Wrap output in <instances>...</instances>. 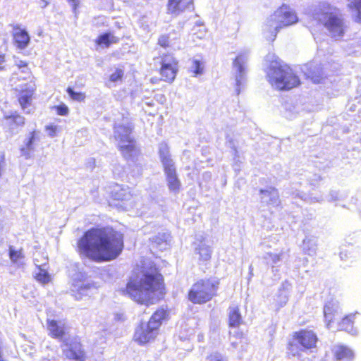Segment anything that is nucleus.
I'll return each instance as SVG.
<instances>
[{
	"label": "nucleus",
	"mask_w": 361,
	"mask_h": 361,
	"mask_svg": "<svg viewBox=\"0 0 361 361\" xmlns=\"http://www.w3.org/2000/svg\"><path fill=\"white\" fill-rule=\"evenodd\" d=\"M78 247L81 254L94 261H111L123 250V235L111 228H92L78 240Z\"/></svg>",
	"instance_id": "f257e3e1"
},
{
	"label": "nucleus",
	"mask_w": 361,
	"mask_h": 361,
	"mask_svg": "<svg viewBox=\"0 0 361 361\" xmlns=\"http://www.w3.org/2000/svg\"><path fill=\"white\" fill-rule=\"evenodd\" d=\"M139 267L138 273L128 283L126 292L135 301L148 304L161 293L163 277L150 260L142 261Z\"/></svg>",
	"instance_id": "f03ea898"
},
{
	"label": "nucleus",
	"mask_w": 361,
	"mask_h": 361,
	"mask_svg": "<svg viewBox=\"0 0 361 361\" xmlns=\"http://www.w3.org/2000/svg\"><path fill=\"white\" fill-rule=\"evenodd\" d=\"M312 16L325 27L332 38L339 39L343 37L346 25L338 8L326 1H322L314 6Z\"/></svg>",
	"instance_id": "7ed1b4c3"
},
{
	"label": "nucleus",
	"mask_w": 361,
	"mask_h": 361,
	"mask_svg": "<svg viewBox=\"0 0 361 361\" xmlns=\"http://www.w3.org/2000/svg\"><path fill=\"white\" fill-rule=\"evenodd\" d=\"M298 22V17L295 11L288 4H283L264 20L262 25L263 34L268 40L274 41L281 29L293 25Z\"/></svg>",
	"instance_id": "20e7f679"
},
{
	"label": "nucleus",
	"mask_w": 361,
	"mask_h": 361,
	"mask_svg": "<svg viewBox=\"0 0 361 361\" xmlns=\"http://www.w3.org/2000/svg\"><path fill=\"white\" fill-rule=\"evenodd\" d=\"M267 77L270 85L279 90L292 89L300 83L298 77L293 70L278 59L271 61Z\"/></svg>",
	"instance_id": "39448f33"
},
{
	"label": "nucleus",
	"mask_w": 361,
	"mask_h": 361,
	"mask_svg": "<svg viewBox=\"0 0 361 361\" xmlns=\"http://www.w3.org/2000/svg\"><path fill=\"white\" fill-rule=\"evenodd\" d=\"M132 127L129 123L117 124L114 128V137L118 141V146L122 154L126 159L135 157L138 150L135 142L131 137Z\"/></svg>",
	"instance_id": "423d86ee"
},
{
	"label": "nucleus",
	"mask_w": 361,
	"mask_h": 361,
	"mask_svg": "<svg viewBox=\"0 0 361 361\" xmlns=\"http://www.w3.org/2000/svg\"><path fill=\"white\" fill-rule=\"evenodd\" d=\"M23 75L21 73V71H15L10 79L11 85L14 87L15 90L19 91L20 95L18 98L19 103L23 110L30 114L31 112V102L32 97L35 91V85L32 82H23L22 84H18V82L25 81L27 79L23 78Z\"/></svg>",
	"instance_id": "0eeeda50"
},
{
	"label": "nucleus",
	"mask_w": 361,
	"mask_h": 361,
	"mask_svg": "<svg viewBox=\"0 0 361 361\" xmlns=\"http://www.w3.org/2000/svg\"><path fill=\"white\" fill-rule=\"evenodd\" d=\"M218 284V282L211 279L200 280L191 287L188 299L193 303H204L216 294Z\"/></svg>",
	"instance_id": "6e6552de"
},
{
	"label": "nucleus",
	"mask_w": 361,
	"mask_h": 361,
	"mask_svg": "<svg viewBox=\"0 0 361 361\" xmlns=\"http://www.w3.org/2000/svg\"><path fill=\"white\" fill-rule=\"evenodd\" d=\"M159 154L166 175L169 188L173 192H178L180 188V182L177 177L174 163L171 158L167 144L163 142L159 145Z\"/></svg>",
	"instance_id": "1a4fd4ad"
},
{
	"label": "nucleus",
	"mask_w": 361,
	"mask_h": 361,
	"mask_svg": "<svg viewBox=\"0 0 361 361\" xmlns=\"http://www.w3.org/2000/svg\"><path fill=\"white\" fill-rule=\"evenodd\" d=\"M249 61V51L243 50L238 53L232 62V74L235 81V92L237 94L240 92V87L246 82L247 63Z\"/></svg>",
	"instance_id": "9d476101"
},
{
	"label": "nucleus",
	"mask_w": 361,
	"mask_h": 361,
	"mask_svg": "<svg viewBox=\"0 0 361 361\" xmlns=\"http://www.w3.org/2000/svg\"><path fill=\"white\" fill-rule=\"evenodd\" d=\"M317 341V336L313 331H300L295 335L293 342L290 344L289 351L293 355H300L298 352H295V348L298 345H301V350L311 349L316 346Z\"/></svg>",
	"instance_id": "9b49d317"
},
{
	"label": "nucleus",
	"mask_w": 361,
	"mask_h": 361,
	"mask_svg": "<svg viewBox=\"0 0 361 361\" xmlns=\"http://www.w3.org/2000/svg\"><path fill=\"white\" fill-rule=\"evenodd\" d=\"M160 74L162 79L166 82H172L178 71V61L171 55H166L162 58L161 62Z\"/></svg>",
	"instance_id": "f8f14e48"
},
{
	"label": "nucleus",
	"mask_w": 361,
	"mask_h": 361,
	"mask_svg": "<svg viewBox=\"0 0 361 361\" xmlns=\"http://www.w3.org/2000/svg\"><path fill=\"white\" fill-rule=\"evenodd\" d=\"M158 334V330L149 323L142 324L134 334V340L140 344H145L153 341Z\"/></svg>",
	"instance_id": "ddd939ff"
},
{
	"label": "nucleus",
	"mask_w": 361,
	"mask_h": 361,
	"mask_svg": "<svg viewBox=\"0 0 361 361\" xmlns=\"http://www.w3.org/2000/svg\"><path fill=\"white\" fill-rule=\"evenodd\" d=\"M77 276L73 278L71 285V292L76 300H80L83 295H87L93 285Z\"/></svg>",
	"instance_id": "4468645a"
},
{
	"label": "nucleus",
	"mask_w": 361,
	"mask_h": 361,
	"mask_svg": "<svg viewBox=\"0 0 361 361\" xmlns=\"http://www.w3.org/2000/svg\"><path fill=\"white\" fill-rule=\"evenodd\" d=\"M194 245L195 253L199 256L200 260L208 261L210 259L212 250L207 238L202 235L197 237Z\"/></svg>",
	"instance_id": "2eb2a0df"
},
{
	"label": "nucleus",
	"mask_w": 361,
	"mask_h": 361,
	"mask_svg": "<svg viewBox=\"0 0 361 361\" xmlns=\"http://www.w3.org/2000/svg\"><path fill=\"white\" fill-rule=\"evenodd\" d=\"M12 35L16 47L20 49L27 48L30 42V37L27 30L19 25L13 26Z\"/></svg>",
	"instance_id": "dca6fc26"
},
{
	"label": "nucleus",
	"mask_w": 361,
	"mask_h": 361,
	"mask_svg": "<svg viewBox=\"0 0 361 361\" xmlns=\"http://www.w3.org/2000/svg\"><path fill=\"white\" fill-rule=\"evenodd\" d=\"M47 328L49 334L52 337L60 339L64 342L66 341L67 329L63 321L49 319L47 320Z\"/></svg>",
	"instance_id": "f3484780"
},
{
	"label": "nucleus",
	"mask_w": 361,
	"mask_h": 361,
	"mask_svg": "<svg viewBox=\"0 0 361 361\" xmlns=\"http://www.w3.org/2000/svg\"><path fill=\"white\" fill-rule=\"evenodd\" d=\"M324 315L327 327L331 329V323L338 320L341 317L338 303L336 301L327 302L324 307Z\"/></svg>",
	"instance_id": "a211bd4d"
},
{
	"label": "nucleus",
	"mask_w": 361,
	"mask_h": 361,
	"mask_svg": "<svg viewBox=\"0 0 361 361\" xmlns=\"http://www.w3.org/2000/svg\"><path fill=\"white\" fill-rule=\"evenodd\" d=\"M66 348L63 349V353L68 359L73 361L85 360V354L80 343L73 342L70 345L66 343Z\"/></svg>",
	"instance_id": "6ab92c4d"
},
{
	"label": "nucleus",
	"mask_w": 361,
	"mask_h": 361,
	"mask_svg": "<svg viewBox=\"0 0 361 361\" xmlns=\"http://www.w3.org/2000/svg\"><path fill=\"white\" fill-rule=\"evenodd\" d=\"M193 0H169L167 4L168 13L177 16L192 6Z\"/></svg>",
	"instance_id": "aec40b11"
},
{
	"label": "nucleus",
	"mask_w": 361,
	"mask_h": 361,
	"mask_svg": "<svg viewBox=\"0 0 361 361\" xmlns=\"http://www.w3.org/2000/svg\"><path fill=\"white\" fill-rule=\"evenodd\" d=\"M261 202L267 206L277 207L279 205V195L274 188L260 190Z\"/></svg>",
	"instance_id": "412c9836"
},
{
	"label": "nucleus",
	"mask_w": 361,
	"mask_h": 361,
	"mask_svg": "<svg viewBox=\"0 0 361 361\" xmlns=\"http://www.w3.org/2000/svg\"><path fill=\"white\" fill-rule=\"evenodd\" d=\"M111 197L118 201L125 202H130L133 197L130 189L128 187L116 185L111 192Z\"/></svg>",
	"instance_id": "4be33fe9"
},
{
	"label": "nucleus",
	"mask_w": 361,
	"mask_h": 361,
	"mask_svg": "<svg viewBox=\"0 0 361 361\" xmlns=\"http://www.w3.org/2000/svg\"><path fill=\"white\" fill-rule=\"evenodd\" d=\"M333 352L337 360L350 361L354 357L353 351L350 348L343 345L334 346Z\"/></svg>",
	"instance_id": "5701e85b"
},
{
	"label": "nucleus",
	"mask_w": 361,
	"mask_h": 361,
	"mask_svg": "<svg viewBox=\"0 0 361 361\" xmlns=\"http://www.w3.org/2000/svg\"><path fill=\"white\" fill-rule=\"evenodd\" d=\"M35 132H32L30 137L25 140V146L20 148L21 155L27 159L31 157L32 152L35 151Z\"/></svg>",
	"instance_id": "b1692460"
},
{
	"label": "nucleus",
	"mask_w": 361,
	"mask_h": 361,
	"mask_svg": "<svg viewBox=\"0 0 361 361\" xmlns=\"http://www.w3.org/2000/svg\"><path fill=\"white\" fill-rule=\"evenodd\" d=\"M346 6L352 12L355 21L361 23V0H346Z\"/></svg>",
	"instance_id": "393cba45"
},
{
	"label": "nucleus",
	"mask_w": 361,
	"mask_h": 361,
	"mask_svg": "<svg viewBox=\"0 0 361 361\" xmlns=\"http://www.w3.org/2000/svg\"><path fill=\"white\" fill-rule=\"evenodd\" d=\"M166 316L167 313L164 310H158L151 317L148 323L159 331L162 321L166 318Z\"/></svg>",
	"instance_id": "a878e982"
},
{
	"label": "nucleus",
	"mask_w": 361,
	"mask_h": 361,
	"mask_svg": "<svg viewBox=\"0 0 361 361\" xmlns=\"http://www.w3.org/2000/svg\"><path fill=\"white\" fill-rule=\"evenodd\" d=\"M118 41V39L111 33H105L99 36L95 42L102 47H109L111 44H115Z\"/></svg>",
	"instance_id": "bb28decb"
},
{
	"label": "nucleus",
	"mask_w": 361,
	"mask_h": 361,
	"mask_svg": "<svg viewBox=\"0 0 361 361\" xmlns=\"http://www.w3.org/2000/svg\"><path fill=\"white\" fill-rule=\"evenodd\" d=\"M284 255L285 252L283 250L279 252H268L265 254L264 258L267 264H271L274 267L283 259Z\"/></svg>",
	"instance_id": "cd10ccee"
},
{
	"label": "nucleus",
	"mask_w": 361,
	"mask_h": 361,
	"mask_svg": "<svg viewBox=\"0 0 361 361\" xmlns=\"http://www.w3.org/2000/svg\"><path fill=\"white\" fill-rule=\"evenodd\" d=\"M229 325L236 327L241 324V316L238 307H231L229 308Z\"/></svg>",
	"instance_id": "c85d7f7f"
},
{
	"label": "nucleus",
	"mask_w": 361,
	"mask_h": 361,
	"mask_svg": "<svg viewBox=\"0 0 361 361\" xmlns=\"http://www.w3.org/2000/svg\"><path fill=\"white\" fill-rule=\"evenodd\" d=\"M317 248V240L312 238H305L302 243V249L309 255H314Z\"/></svg>",
	"instance_id": "c756f323"
},
{
	"label": "nucleus",
	"mask_w": 361,
	"mask_h": 361,
	"mask_svg": "<svg viewBox=\"0 0 361 361\" xmlns=\"http://www.w3.org/2000/svg\"><path fill=\"white\" fill-rule=\"evenodd\" d=\"M354 315H349L343 319L342 322L339 324V329L345 330L352 335L357 334V330L354 329L352 325V318Z\"/></svg>",
	"instance_id": "7c9ffc66"
},
{
	"label": "nucleus",
	"mask_w": 361,
	"mask_h": 361,
	"mask_svg": "<svg viewBox=\"0 0 361 361\" xmlns=\"http://www.w3.org/2000/svg\"><path fill=\"white\" fill-rule=\"evenodd\" d=\"M169 239V235L165 233H159L157 235L154 236L152 241L153 243L159 247L161 250L166 249L167 245V240Z\"/></svg>",
	"instance_id": "2f4dec72"
},
{
	"label": "nucleus",
	"mask_w": 361,
	"mask_h": 361,
	"mask_svg": "<svg viewBox=\"0 0 361 361\" xmlns=\"http://www.w3.org/2000/svg\"><path fill=\"white\" fill-rule=\"evenodd\" d=\"M15 65L18 67V71H21L24 79L30 78L31 73L25 61L16 59L15 60Z\"/></svg>",
	"instance_id": "473e14b6"
},
{
	"label": "nucleus",
	"mask_w": 361,
	"mask_h": 361,
	"mask_svg": "<svg viewBox=\"0 0 361 361\" xmlns=\"http://www.w3.org/2000/svg\"><path fill=\"white\" fill-rule=\"evenodd\" d=\"M204 65V63L197 59L191 61L190 71L195 74V76L203 73Z\"/></svg>",
	"instance_id": "72a5a7b5"
},
{
	"label": "nucleus",
	"mask_w": 361,
	"mask_h": 361,
	"mask_svg": "<svg viewBox=\"0 0 361 361\" xmlns=\"http://www.w3.org/2000/svg\"><path fill=\"white\" fill-rule=\"evenodd\" d=\"M38 271L36 272L35 279L41 283L46 284L51 280V276L48 272L39 267L37 268Z\"/></svg>",
	"instance_id": "f704fd0d"
},
{
	"label": "nucleus",
	"mask_w": 361,
	"mask_h": 361,
	"mask_svg": "<svg viewBox=\"0 0 361 361\" xmlns=\"http://www.w3.org/2000/svg\"><path fill=\"white\" fill-rule=\"evenodd\" d=\"M6 123L11 126L16 125L17 126H23L25 122V118L18 115L14 114L11 116H5Z\"/></svg>",
	"instance_id": "c9c22d12"
},
{
	"label": "nucleus",
	"mask_w": 361,
	"mask_h": 361,
	"mask_svg": "<svg viewBox=\"0 0 361 361\" xmlns=\"http://www.w3.org/2000/svg\"><path fill=\"white\" fill-rule=\"evenodd\" d=\"M9 257L13 263H17L19 259L24 257L22 250H16L13 246L9 247Z\"/></svg>",
	"instance_id": "e433bc0d"
},
{
	"label": "nucleus",
	"mask_w": 361,
	"mask_h": 361,
	"mask_svg": "<svg viewBox=\"0 0 361 361\" xmlns=\"http://www.w3.org/2000/svg\"><path fill=\"white\" fill-rule=\"evenodd\" d=\"M67 92L71 99L78 102H82L85 98V94L82 92H76L71 87H68Z\"/></svg>",
	"instance_id": "4c0bfd02"
},
{
	"label": "nucleus",
	"mask_w": 361,
	"mask_h": 361,
	"mask_svg": "<svg viewBox=\"0 0 361 361\" xmlns=\"http://www.w3.org/2000/svg\"><path fill=\"white\" fill-rule=\"evenodd\" d=\"M59 130L60 128L54 124H49L45 126V131L47 132V135L51 137H56Z\"/></svg>",
	"instance_id": "58836bf2"
},
{
	"label": "nucleus",
	"mask_w": 361,
	"mask_h": 361,
	"mask_svg": "<svg viewBox=\"0 0 361 361\" xmlns=\"http://www.w3.org/2000/svg\"><path fill=\"white\" fill-rule=\"evenodd\" d=\"M123 74L124 73L122 69L116 68L115 72L110 75L109 80L111 82H117L121 80Z\"/></svg>",
	"instance_id": "ea45409f"
},
{
	"label": "nucleus",
	"mask_w": 361,
	"mask_h": 361,
	"mask_svg": "<svg viewBox=\"0 0 361 361\" xmlns=\"http://www.w3.org/2000/svg\"><path fill=\"white\" fill-rule=\"evenodd\" d=\"M206 361H227L226 358L218 352H214L208 355Z\"/></svg>",
	"instance_id": "a19ab883"
},
{
	"label": "nucleus",
	"mask_w": 361,
	"mask_h": 361,
	"mask_svg": "<svg viewBox=\"0 0 361 361\" xmlns=\"http://www.w3.org/2000/svg\"><path fill=\"white\" fill-rule=\"evenodd\" d=\"M298 112L297 111H295V107L290 106L289 109H286V111L284 112V116L286 118L291 120V119L295 118L296 116L298 115Z\"/></svg>",
	"instance_id": "79ce46f5"
},
{
	"label": "nucleus",
	"mask_w": 361,
	"mask_h": 361,
	"mask_svg": "<svg viewBox=\"0 0 361 361\" xmlns=\"http://www.w3.org/2000/svg\"><path fill=\"white\" fill-rule=\"evenodd\" d=\"M227 146L233 150L232 155L233 156V159H236L237 158H238V152L237 150L235 142L233 140L228 141Z\"/></svg>",
	"instance_id": "37998d69"
},
{
	"label": "nucleus",
	"mask_w": 361,
	"mask_h": 361,
	"mask_svg": "<svg viewBox=\"0 0 361 361\" xmlns=\"http://www.w3.org/2000/svg\"><path fill=\"white\" fill-rule=\"evenodd\" d=\"M158 43L163 47H169V37L167 35H162L159 38Z\"/></svg>",
	"instance_id": "c03bdc74"
},
{
	"label": "nucleus",
	"mask_w": 361,
	"mask_h": 361,
	"mask_svg": "<svg viewBox=\"0 0 361 361\" xmlns=\"http://www.w3.org/2000/svg\"><path fill=\"white\" fill-rule=\"evenodd\" d=\"M59 115L66 116L68 114V108L66 105L62 104L56 107Z\"/></svg>",
	"instance_id": "a18cd8bd"
},
{
	"label": "nucleus",
	"mask_w": 361,
	"mask_h": 361,
	"mask_svg": "<svg viewBox=\"0 0 361 361\" xmlns=\"http://www.w3.org/2000/svg\"><path fill=\"white\" fill-rule=\"evenodd\" d=\"M322 200L323 199H322V196L316 197V196H312V195H310L305 199V201L309 202L310 203L320 202L322 201Z\"/></svg>",
	"instance_id": "49530a36"
},
{
	"label": "nucleus",
	"mask_w": 361,
	"mask_h": 361,
	"mask_svg": "<svg viewBox=\"0 0 361 361\" xmlns=\"http://www.w3.org/2000/svg\"><path fill=\"white\" fill-rule=\"evenodd\" d=\"M73 8V12L76 14L77 8L80 4V0H67Z\"/></svg>",
	"instance_id": "de8ad7c7"
},
{
	"label": "nucleus",
	"mask_w": 361,
	"mask_h": 361,
	"mask_svg": "<svg viewBox=\"0 0 361 361\" xmlns=\"http://www.w3.org/2000/svg\"><path fill=\"white\" fill-rule=\"evenodd\" d=\"M5 62V59L4 55H0V70L3 69V65Z\"/></svg>",
	"instance_id": "09e8293b"
},
{
	"label": "nucleus",
	"mask_w": 361,
	"mask_h": 361,
	"mask_svg": "<svg viewBox=\"0 0 361 361\" xmlns=\"http://www.w3.org/2000/svg\"><path fill=\"white\" fill-rule=\"evenodd\" d=\"M288 301V298L286 295H284L283 297V302H282V304H281V306H283V305H285Z\"/></svg>",
	"instance_id": "8fccbe9b"
},
{
	"label": "nucleus",
	"mask_w": 361,
	"mask_h": 361,
	"mask_svg": "<svg viewBox=\"0 0 361 361\" xmlns=\"http://www.w3.org/2000/svg\"><path fill=\"white\" fill-rule=\"evenodd\" d=\"M312 79L313 80V81L314 82H319V81H320L318 78H314V76H312Z\"/></svg>",
	"instance_id": "3c124183"
},
{
	"label": "nucleus",
	"mask_w": 361,
	"mask_h": 361,
	"mask_svg": "<svg viewBox=\"0 0 361 361\" xmlns=\"http://www.w3.org/2000/svg\"><path fill=\"white\" fill-rule=\"evenodd\" d=\"M126 206H129L130 207H133V205L131 204V202H130L129 204H126Z\"/></svg>",
	"instance_id": "603ef678"
}]
</instances>
